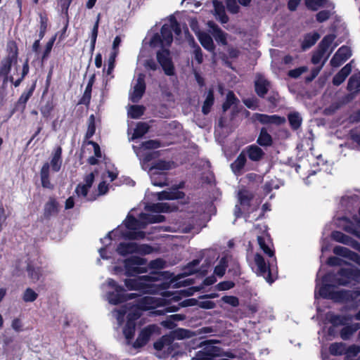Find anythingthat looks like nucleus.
Returning a JSON list of instances; mask_svg holds the SVG:
<instances>
[{
    "mask_svg": "<svg viewBox=\"0 0 360 360\" xmlns=\"http://www.w3.org/2000/svg\"><path fill=\"white\" fill-rule=\"evenodd\" d=\"M322 285L319 288V295L323 299L334 301L333 288L337 285L348 286L352 282L360 283V269L358 268H340L336 274L329 272L322 277Z\"/></svg>",
    "mask_w": 360,
    "mask_h": 360,
    "instance_id": "f257e3e1",
    "label": "nucleus"
},
{
    "mask_svg": "<svg viewBox=\"0 0 360 360\" xmlns=\"http://www.w3.org/2000/svg\"><path fill=\"white\" fill-rule=\"evenodd\" d=\"M169 274L168 271H153L149 275L138 276L135 278H127L124 280V285L129 290H137L142 294H153L156 292L157 289L151 282L167 278Z\"/></svg>",
    "mask_w": 360,
    "mask_h": 360,
    "instance_id": "f03ea898",
    "label": "nucleus"
},
{
    "mask_svg": "<svg viewBox=\"0 0 360 360\" xmlns=\"http://www.w3.org/2000/svg\"><path fill=\"white\" fill-rule=\"evenodd\" d=\"M18 46L15 41L8 40L6 47V56L0 61V77H3V84L13 82V76H9L12 66L18 64Z\"/></svg>",
    "mask_w": 360,
    "mask_h": 360,
    "instance_id": "7ed1b4c3",
    "label": "nucleus"
},
{
    "mask_svg": "<svg viewBox=\"0 0 360 360\" xmlns=\"http://www.w3.org/2000/svg\"><path fill=\"white\" fill-rule=\"evenodd\" d=\"M63 149L61 146L56 147L51 155L50 162L43 164L40 169L41 186L44 188L53 189V185L50 181V168L53 172H58L63 165Z\"/></svg>",
    "mask_w": 360,
    "mask_h": 360,
    "instance_id": "20e7f679",
    "label": "nucleus"
},
{
    "mask_svg": "<svg viewBox=\"0 0 360 360\" xmlns=\"http://www.w3.org/2000/svg\"><path fill=\"white\" fill-rule=\"evenodd\" d=\"M107 283L108 287L114 290L113 291L108 292L107 294L108 302L112 304H120L139 296L137 293H125L124 287L119 285L117 281L112 278H108Z\"/></svg>",
    "mask_w": 360,
    "mask_h": 360,
    "instance_id": "39448f33",
    "label": "nucleus"
},
{
    "mask_svg": "<svg viewBox=\"0 0 360 360\" xmlns=\"http://www.w3.org/2000/svg\"><path fill=\"white\" fill-rule=\"evenodd\" d=\"M146 259L139 256H131L124 260V274L127 276H135L147 271L146 267L141 266L146 264Z\"/></svg>",
    "mask_w": 360,
    "mask_h": 360,
    "instance_id": "423d86ee",
    "label": "nucleus"
},
{
    "mask_svg": "<svg viewBox=\"0 0 360 360\" xmlns=\"http://www.w3.org/2000/svg\"><path fill=\"white\" fill-rule=\"evenodd\" d=\"M160 328L156 324H150L144 327L139 332L136 340L133 342V348L138 349L148 344L153 335H160Z\"/></svg>",
    "mask_w": 360,
    "mask_h": 360,
    "instance_id": "0eeeda50",
    "label": "nucleus"
},
{
    "mask_svg": "<svg viewBox=\"0 0 360 360\" xmlns=\"http://www.w3.org/2000/svg\"><path fill=\"white\" fill-rule=\"evenodd\" d=\"M255 262L257 267V274L259 276H263L265 280L270 284L274 282L277 276H274L272 274L271 266H273L274 260L269 262L268 264L266 263L263 256L259 253L255 255Z\"/></svg>",
    "mask_w": 360,
    "mask_h": 360,
    "instance_id": "6e6552de",
    "label": "nucleus"
},
{
    "mask_svg": "<svg viewBox=\"0 0 360 360\" xmlns=\"http://www.w3.org/2000/svg\"><path fill=\"white\" fill-rule=\"evenodd\" d=\"M170 52L168 49H163L157 52V60L161 65L165 74L172 76L175 74L174 66L170 58Z\"/></svg>",
    "mask_w": 360,
    "mask_h": 360,
    "instance_id": "1a4fd4ad",
    "label": "nucleus"
},
{
    "mask_svg": "<svg viewBox=\"0 0 360 360\" xmlns=\"http://www.w3.org/2000/svg\"><path fill=\"white\" fill-rule=\"evenodd\" d=\"M252 120L253 122L258 121L262 124H275L276 126L282 125L286 122L284 117H281L278 115H269L258 112H255L252 115Z\"/></svg>",
    "mask_w": 360,
    "mask_h": 360,
    "instance_id": "9d476101",
    "label": "nucleus"
},
{
    "mask_svg": "<svg viewBox=\"0 0 360 360\" xmlns=\"http://www.w3.org/2000/svg\"><path fill=\"white\" fill-rule=\"evenodd\" d=\"M145 77L143 73H139L137 76L136 83L131 95V101L133 103H138L145 94L146 89Z\"/></svg>",
    "mask_w": 360,
    "mask_h": 360,
    "instance_id": "9b49d317",
    "label": "nucleus"
},
{
    "mask_svg": "<svg viewBox=\"0 0 360 360\" xmlns=\"http://www.w3.org/2000/svg\"><path fill=\"white\" fill-rule=\"evenodd\" d=\"M60 205L57 199L54 197H49L48 201L45 203L43 211V218L46 220L51 219L59 213Z\"/></svg>",
    "mask_w": 360,
    "mask_h": 360,
    "instance_id": "f8f14e48",
    "label": "nucleus"
},
{
    "mask_svg": "<svg viewBox=\"0 0 360 360\" xmlns=\"http://www.w3.org/2000/svg\"><path fill=\"white\" fill-rule=\"evenodd\" d=\"M117 252L122 256H127L129 254L139 253L143 251L140 245L134 242L120 243L116 248Z\"/></svg>",
    "mask_w": 360,
    "mask_h": 360,
    "instance_id": "ddd939ff",
    "label": "nucleus"
},
{
    "mask_svg": "<svg viewBox=\"0 0 360 360\" xmlns=\"http://www.w3.org/2000/svg\"><path fill=\"white\" fill-rule=\"evenodd\" d=\"M304 6L311 11H317L320 8H335L334 3L330 0H304Z\"/></svg>",
    "mask_w": 360,
    "mask_h": 360,
    "instance_id": "4468645a",
    "label": "nucleus"
},
{
    "mask_svg": "<svg viewBox=\"0 0 360 360\" xmlns=\"http://www.w3.org/2000/svg\"><path fill=\"white\" fill-rule=\"evenodd\" d=\"M35 89V84H33L27 91L22 92L12 110V113L16 111L23 112L26 108V103L32 96Z\"/></svg>",
    "mask_w": 360,
    "mask_h": 360,
    "instance_id": "2eb2a0df",
    "label": "nucleus"
},
{
    "mask_svg": "<svg viewBox=\"0 0 360 360\" xmlns=\"http://www.w3.org/2000/svg\"><path fill=\"white\" fill-rule=\"evenodd\" d=\"M207 26L211 30L213 37L218 43H220L222 45L227 44L226 33H225L214 21H208Z\"/></svg>",
    "mask_w": 360,
    "mask_h": 360,
    "instance_id": "dca6fc26",
    "label": "nucleus"
},
{
    "mask_svg": "<svg viewBox=\"0 0 360 360\" xmlns=\"http://www.w3.org/2000/svg\"><path fill=\"white\" fill-rule=\"evenodd\" d=\"M243 150H245L246 156H248L250 160L254 162L260 161L263 159L265 155L263 150L255 144L247 146Z\"/></svg>",
    "mask_w": 360,
    "mask_h": 360,
    "instance_id": "f3484780",
    "label": "nucleus"
},
{
    "mask_svg": "<svg viewBox=\"0 0 360 360\" xmlns=\"http://www.w3.org/2000/svg\"><path fill=\"white\" fill-rule=\"evenodd\" d=\"M247 162L246 154L243 150L236 158V159L231 164V171L234 174L239 176L243 174L244 167Z\"/></svg>",
    "mask_w": 360,
    "mask_h": 360,
    "instance_id": "a211bd4d",
    "label": "nucleus"
},
{
    "mask_svg": "<svg viewBox=\"0 0 360 360\" xmlns=\"http://www.w3.org/2000/svg\"><path fill=\"white\" fill-rule=\"evenodd\" d=\"M270 87V82L262 76H259L255 81V91L260 98H264Z\"/></svg>",
    "mask_w": 360,
    "mask_h": 360,
    "instance_id": "6ab92c4d",
    "label": "nucleus"
},
{
    "mask_svg": "<svg viewBox=\"0 0 360 360\" xmlns=\"http://www.w3.org/2000/svg\"><path fill=\"white\" fill-rule=\"evenodd\" d=\"M197 37L205 49L212 53L214 52L216 46L212 37L209 34L205 32H197Z\"/></svg>",
    "mask_w": 360,
    "mask_h": 360,
    "instance_id": "aec40b11",
    "label": "nucleus"
},
{
    "mask_svg": "<svg viewBox=\"0 0 360 360\" xmlns=\"http://www.w3.org/2000/svg\"><path fill=\"white\" fill-rule=\"evenodd\" d=\"M213 6L215 12V15L221 23L225 24L229 21V17L226 13L224 6L221 1L218 0L213 1Z\"/></svg>",
    "mask_w": 360,
    "mask_h": 360,
    "instance_id": "412c9836",
    "label": "nucleus"
},
{
    "mask_svg": "<svg viewBox=\"0 0 360 360\" xmlns=\"http://www.w3.org/2000/svg\"><path fill=\"white\" fill-rule=\"evenodd\" d=\"M135 331L136 323H132L130 320H127L125 326L123 328V334L127 345H132V340L134 338Z\"/></svg>",
    "mask_w": 360,
    "mask_h": 360,
    "instance_id": "4be33fe9",
    "label": "nucleus"
},
{
    "mask_svg": "<svg viewBox=\"0 0 360 360\" xmlns=\"http://www.w3.org/2000/svg\"><path fill=\"white\" fill-rule=\"evenodd\" d=\"M257 143L263 147L271 146L273 143L272 136L269 134L266 127H262L260 129Z\"/></svg>",
    "mask_w": 360,
    "mask_h": 360,
    "instance_id": "5701e85b",
    "label": "nucleus"
},
{
    "mask_svg": "<svg viewBox=\"0 0 360 360\" xmlns=\"http://www.w3.org/2000/svg\"><path fill=\"white\" fill-rule=\"evenodd\" d=\"M28 277L33 283L38 281L42 276L43 270L40 266H35L32 263H28L26 266Z\"/></svg>",
    "mask_w": 360,
    "mask_h": 360,
    "instance_id": "b1692460",
    "label": "nucleus"
},
{
    "mask_svg": "<svg viewBox=\"0 0 360 360\" xmlns=\"http://www.w3.org/2000/svg\"><path fill=\"white\" fill-rule=\"evenodd\" d=\"M320 38L318 32L307 33L304 35V39L301 44L302 50H307L314 46Z\"/></svg>",
    "mask_w": 360,
    "mask_h": 360,
    "instance_id": "393cba45",
    "label": "nucleus"
},
{
    "mask_svg": "<svg viewBox=\"0 0 360 360\" xmlns=\"http://www.w3.org/2000/svg\"><path fill=\"white\" fill-rule=\"evenodd\" d=\"M359 329H360V323H355L345 326V327H343L341 329V330L340 332V337L342 340H347Z\"/></svg>",
    "mask_w": 360,
    "mask_h": 360,
    "instance_id": "a878e982",
    "label": "nucleus"
},
{
    "mask_svg": "<svg viewBox=\"0 0 360 360\" xmlns=\"http://www.w3.org/2000/svg\"><path fill=\"white\" fill-rule=\"evenodd\" d=\"M335 39V34L326 35L319 44L317 50L325 54Z\"/></svg>",
    "mask_w": 360,
    "mask_h": 360,
    "instance_id": "bb28decb",
    "label": "nucleus"
},
{
    "mask_svg": "<svg viewBox=\"0 0 360 360\" xmlns=\"http://www.w3.org/2000/svg\"><path fill=\"white\" fill-rule=\"evenodd\" d=\"M335 39V34L326 35L319 44L317 50L325 54Z\"/></svg>",
    "mask_w": 360,
    "mask_h": 360,
    "instance_id": "cd10ccee",
    "label": "nucleus"
},
{
    "mask_svg": "<svg viewBox=\"0 0 360 360\" xmlns=\"http://www.w3.org/2000/svg\"><path fill=\"white\" fill-rule=\"evenodd\" d=\"M335 39V34L326 35L319 44L317 50L325 54Z\"/></svg>",
    "mask_w": 360,
    "mask_h": 360,
    "instance_id": "c85d7f7f",
    "label": "nucleus"
},
{
    "mask_svg": "<svg viewBox=\"0 0 360 360\" xmlns=\"http://www.w3.org/2000/svg\"><path fill=\"white\" fill-rule=\"evenodd\" d=\"M330 237L333 240L345 245H349L353 241L352 237L340 231H332Z\"/></svg>",
    "mask_w": 360,
    "mask_h": 360,
    "instance_id": "c756f323",
    "label": "nucleus"
},
{
    "mask_svg": "<svg viewBox=\"0 0 360 360\" xmlns=\"http://www.w3.org/2000/svg\"><path fill=\"white\" fill-rule=\"evenodd\" d=\"M174 342V338L172 335H165L153 343V347L157 351H161L165 346H171Z\"/></svg>",
    "mask_w": 360,
    "mask_h": 360,
    "instance_id": "7c9ffc66",
    "label": "nucleus"
},
{
    "mask_svg": "<svg viewBox=\"0 0 360 360\" xmlns=\"http://www.w3.org/2000/svg\"><path fill=\"white\" fill-rule=\"evenodd\" d=\"M257 242L260 249L264 252V253L272 258L274 262L276 263L274 250H271L269 245L266 244L265 238L262 236H257Z\"/></svg>",
    "mask_w": 360,
    "mask_h": 360,
    "instance_id": "2f4dec72",
    "label": "nucleus"
},
{
    "mask_svg": "<svg viewBox=\"0 0 360 360\" xmlns=\"http://www.w3.org/2000/svg\"><path fill=\"white\" fill-rule=\"evenodd\" d=\"M150 127L148 123L143 122H138L132 134V139L141 138L148 131Z\"/></svg>",
    "mask_w": 360,
    "mask_h": 360,
    "instance_id": "473e14b6",
    "label": "nucleus"
},
{
    "mask_svg": "<svg viewBox=\"0 0 360 360\" xmlns=\"http://www.w3.org/2000/svg\"><path fill=\"white\" fill-rule=\"evenodd\" d=\"M147 210L152 212L162 213L172 211L169 204L166 202H157L148 205Z\"/></svg>",
    "mask_w": 360,
    "mask_h": 360,
    "instance_id": "72a5a7b5",
    "label": "nucleus"
},
{
    "mask_svg": "<svg viewBox=\"0 0 360 360\" xmlns=\"http://www.w3.org/2000/svg\"><path fill=\"white\" fill-rule=\"evenodd\" d=\"M219 349V347L212 346L205 352H198L196 354V357L198 360H212L214 356L217 355V352H218Z\"/></svg>",
    "mask_w": 360,
    "mask_h": 360,
    "instance_id": "f704fd0d",
    "label": "nucleus"
},
{
    "mask_svg": "<svg viewBox=\"0 0 360 360\" xmlns=\"http://www.w3.org/2000/svg\"><path fill=\"white\" fill-rule=\"evenodd\" d=\"M347 352L346 345L343 342H333L329 346V352L333 356H340Z\"/></svg>",
    "mask_w": 360,
    "mask_h": 360,
    "instance_id": "c9c22d12",
    "label": "nucleus"
},
{
    "mask_svg": "<svg viewBox=\"0 0 360 360\" xmlns=\"http://www.w3.org/2000/svg\"><path fill=\"white\" fill-rule=\"evenodd\" d=\"M347 89L349 91L355 90L356 91H360V72L352 75L347 82Z\"/></svg>",
    "mask_w": 360,
    "mask_h": 360,
    "instance_id": "e433bc0d",
    "label": "nucleus"
},
{
    "mask_svg": "<svg viewBox=\"0 0 360 360\" xmlns=\"http://www.w3.org/2000/svg\"><path fill=\"white\" fill-rule=\"evenodd\" d=\"M288 119L292 129L297 130L300 127L302 120L299 112H293L289 113L288 115Z\"/></svg>",
    "mask_w": 360,
    "mask_h": 360,
    "instance_id": "4c0bfd02",
    "label": "nucleus"
},
{
    "mask_svg": "<svg viewBox=\"0 0 360 360\" xmlns=\"http://www.w3.org/2000/svg\"><path fill=\"white\" fill-rule=\"evenodd\" d=\"M214 102V91L212 89H210L207 92V97L202 107V112L204 115H207L210 112L211 108L213 105Z\"/></svg>",
    "mask_w": 360,
    "mask_h": 360,
    "instance_id": "58836bf2",
    "label": "nucleus"
},
{
    "mask_svg": "<svg viewBox=\"0 0 360 360\" xmlns=\"http://www.w3.org/2000/svg\"><path fill=\"white\" fill-rule=\"evenodd\" d=\"M141 218L148 224L160 223L165 220V217L162 214H150L146 213H142Z\"/></svg>",
    "mask_w": 360,
    "mask_h": 360,
    "instance_id": "ea45409f",
    "label": "nucleus"
},
{
    "mask_svg": "<svg viewBox=\"0 0 360 360\" xmlns=\"http://www.w3.org/2000/svg\"><path fill=\"white\" fill-rule=\"evenodd\" d=\"M198 301L195 300V298H189L184 300L181 302L179 306H169L166 307V311L168 312H172V311H176L179 309V306L181 307H192L195 305H198Z\"/></svg>",
    "mask_w": 360,
    "mask_h": 360,
    "instance_id": "a19ab883",
    "label": "nucleus"
},
{
    "mask_svg": "<svg viewBox=\"0 0 360 360\" xmlns=\"http://www.w3.org/2000/svg\"><path fill=\"white\" fill-rule=\"evenodd\" d=\"M151 181L153 185L160 188L168 186L167 178L165 174L161 173H154L151 176Z\"/></svg>",
    "mask_w": 360,
    "mask_h": 360,
    "instance_id": "79ce46f5",
    "label": "nucleus"
},
{
    "mask_svg": "<svg viewBox=\"0 0 360 360\" xmlns=\"http://www.w3.org/2000/svg\"><path fill=\"white\" fill-rule=\"evenodd\" d=\"M160 36L162 40H164L167 44L170 45L173 41V35L172 30L169 26L165 24L160 29Z\"/></svg>",
    "mask_w": 360,
    "mask_h": 360,
    "instance_id": "37998d69",
    "label": "nucleus"
},
{
    "mask_svg": "<svg viewBox=\"0 0 360 360\" xmlns=\"http://www.w3.org/2000/svg\"><path fill=\"white\" fill-rule=\"evenodd\" d=\"M194 333L188 329L178 328L173 332L172 338L177 340H184L186 338H191L193 336Z\"/></svg>",
    "mask_w": 360,
    "mask_h": 360,
    "instance_id": "c03bdc74",
    "label": "nucleus"
},
{
    "mask_svg": "<svg viewBox=\"0 0 360 360\" xmlns=\"http://www.w3.org/2000/svg\"><path fill=\"white\" fill-rule=\"evenodd\" d=\"M333 10L334 9L326 8V9L319 11L318 13H316V14L315 15L316 20L319 23H323L324 22L327 21L328 20H329L330 18L332 15L335 13L334 11H333Z\"/></svg>",
    "mask_w": 360,
    "mask_h": 360,
    "instance_id": "a18cd8bd",
    "label": "nucleus"
},
{
    "mask_svg": "<svg viewBox=\"0 0 360 360\" xmlns=\"http://www.w3.org/2000/svg\"><path fill=\"white\" fill-rule=\"evenodd\" d=\"M238 102V98L234 93L231 91H229L226 94V100L222 104V110L224 112L227 111L232 105L236 104Z\"/></svg>",
    "mask_w": 360,
    "mask_h": 360,
    "instance_id": "49530a36",
    "label": "nucleus"
},
{
    "mask_svg": "<svg viewBox=\"0 0 360 360\" xmlns=\"http://www.w3.org/2000/svg\"><path fill=\"white\" fill-rule=\"evenodd\" d=\"M145 110L143 105H133L130 107L128 114L132 119H139L144 114Z\"/></svg>",
    "mask_w": 360,
    "mask_h": 360,
    "instance_id": "de8ad7c7",
    "label": "nucleus"
},
{
    "mask_svg": "<svg viewBox=\"0 0 360 360\" xmlns=\"http://www.w3.org/2000/svg\"><path fill=\"white\" fill-rule=\"evenodd\" d=\"M349 290H340L333 293L334 301L337 302H349Z\"/></svg>",
    "mask_w": 360,
    "mask_h": 360,
    "instance_id": "09e8293b",
    "label": "nucleus"
},
{
    "mask_svg": "<svg viewBox=\"0 0 360 360\" xmlns=\"http://www.w3.org/2000/svg\"><path fill=\"white\" fill-rule=\"evenodd\" d=\"M96 132V123L95 117L94 115H91L88 120V127L85 134V139L89 140L91 139Z\"/></svg>",
    "mask_w": 360,
    "mask_h": 360,
    "instance_id": "8fccbe9b",
    "label": "nucleus"
},
{
    "mask_svg": "<svg viewBox=\"0 0 360 360\" xmlns=\"http://www.w3.org/2000/svg\"><path fill=\"white\" fill-rule=\"evenodd\" d=\"M37 297L38 294L31 288H27L22 296V299L25 302H33Z\"/></svg>",
    "mask_w": 360,
    "mask_h": 360,
    "instance_id": "3c124183",
    "label": "nucleus"
},
{
    "mask_svg": "<svg viewBox=\"0 0 360 360\" xmlns=\"http://www.w3.org/2000/svg\"><path fill=\"white\" fill-rule=\"evenodd\" d=\"M200 259H195L191 262H188V264L185 266L184 270L186 274L188 275H192L198 272L197 266L200 264Z\"/></svg>",
    "mask_w": 360,
    "mask_h": 360,
    "instance_id": "603ef678",
    "label": "nucleus"
},
{
    "mask_svg": "<svg viewBox=\"0 0 360 360\" xmlns=\"http://www.w3.org/2000/svg\"><path fill=\"white\" fill-rule=\"evenodd\" d=\"M348 320L349 318L345 316L335 314L330 316L329 321L333 326L336 327L345 325L346 321Z\"/></svg>",
    "mask_w": 360,
    "mask_h": 360,
    "instance_id": "864d4df0",
    "label": "nucleus"
},
{
    "mask_svg": "<svg viewBox=\"0 0 360 360\" xmlns=\"http://www.w3.org/2000/svg\"><path fill=\"white\" fill-rule=\"evenodd\" d=\"M171 162L169 161H166L164 160H159L157 162H154L150 169H158V170H169L171 169Z\"/></svg>",
    "mask_w": 360,
    "mask_h": 360,
    "instance_id": "5fc2aeb1",
    "label": "nucleus"
},
{
    "mask_svg": "<svg viewBox=\"0 0 360 360\" xmlns=\"http://www.w3.org/2000/svg\"><path fill=\"white\" fill-rule=\"evenodd\" d=\"M54 105L52 101H48L45 105L41 107L40 112L42 116L47 119L51 116L52 111L53 110Z\"/></svg>",
    "mask_w": 360,
    "mask_h": 360,
    "instance_id": "6e6d98bb",
    "label": "nucleus"
},
{
    "mask_svg": "<svg viewBox=\"0 0 360 360\" xmlns=\"http://www.w3.org/2000/svg\"><path fill=\"white\" fill-rule=\"evenodd\" d=\"M56 37H57V34H55L46 43V46H45V49H44L42 56H41L42 60H46L49 57V56L52 50V48L53 46V44L55 43V41L56 39Z\"/></svg>",
    "mask_w": 360,
    "mask_h": 360,
    "instance_id": "4d7b16f0",
    "label": "nucleus"
},
{
    "mask_svg": "<svg viewBox=\"0 0 360 360\" xmlns=\"http://www.w3.org/2000/svg\"><path fill=\"white\" fill-rule=\"evenodd\" d=\"M193 41V54L195 57V60L197 61L198 64H201L203 62V54L201 48L199 46L198 44H196L193 39H192Z\"/></svg>",
    "mask_w": 360,
    "mask_h": 360,
    "instance_id": "13d9d810",
    "label": "nucleus"
},
{
    "mask_svg": "<svg viewBox=\"0 0 360 360\" xmlns=\"http://www.w3.org/2000/svg\"><path fill=\"white\" fill-rule=\"evenodd\" d=\"M335 53L343 60H347L352 56V50L349 46L343 45L338 49Z\"/></svg>",
    "mask_w": 360,
    "mask_h": 360,
    "instance_id": "bf43d9fd",
    "label": "nucleus"
},
{
    "mask_svg": "<svg viewBox=\"0 0 360 360\" xmlns=\"http://www.w3.org/2000/svg\"><path fill=\"white\" fill-rule=\"evenodd\" d=\"M141 146L144 149L151 150L160 148L162 146V143L159 140L150 139L143 141L141 144Z\"/></svg>",
    "mask_w": 360,
    "mask_h": 360,
    "instance_id": "052dcab7",
    "label": "nucleus"
},
{
    "mask_svg": "<svg viewBox=\"0 0 360 360\" xmlns=\"http://www.w3.org/2000/svg\"><path fill=\"white\" fill-rule=\"evenodd\" d=\"M145 236H146L145 232H143L142 231H128L124 233H122V236L124 238H127L129 240H135V239H138V238L143 239V238H144Z\"/></svg>",
    "mask_w": 360,
    "mask_h": 360,
    "instance_id": "680f3d73",
    "label": "nucleus"
},
{
    "mask_svg": "<svg viewBox=\"0 0 360 360\" xmlns=\"http://www.w3.org/2000/svg\"><path fill=\"white\" fill-rule=\"evenodd\" d=\"M170 200L183 199L185 197V193L179 190L178 187H172L168 191Z\"/></svg>",
    "mask_w": 360,
    "mask_h": 360,
    "instance_id": "e2e57ef3",
    "label": "nucleus"
},
{
    "mask_svg": "<svg viewBox=\"0 0 360 360\" xmlns=\"http://www.w3.org/2000/svg\"><path fill=\"white\" fill-rule=\"evenodd\" d=\"M307 71L306 66H301L292 70H290L288 72V77L294 79L298 78L302 74Z\"/></svg>",
    "mask_w": 360,
    "mask_h": 360,
    "instance_id": "0e129e2a",
    "label": "nucleus"
},
{
    "mask_svg": "<svg viewBox=\"0 0 360 360\" xmlns=\"http://www.w3.org/2000/svg\"><path fill=\"white\" fill-rule=\"evenodd\" d=\"M333 252L336 255L347 258L349 255L350 250L345 247L337 245L333 248Z\"/></svg>",
    "mask_w": 360,
    "mask_h": 360,
    "instance_id": "69168bd1",
    "label": "nucleus"
},
{
    "mask_svg": "<svg viewBox=\"0 0 360 360\" xmlns=\"http://www.w3.org/2000/svg\"><path fill=\"white\" fill-rule=\"evenodd\" d=\"M235 286V283L231 281H224L219 282L217 285V290L219 291L228 290Z\"/></svg>",
    "mask_w": 360,
    "mask_h": 360,
    "instance_id": "338daca9",
    "label": "nucleus"
},
{
    "mask_svg": "<svg viewBox=\"0 0 360 360\" xmlns=\"http://www.w3.org/2000/svg\"><path fill=\"white\" fill-rule=\"evenodd\" d=\"M221 300L232 307H238L239 305V300L237 297L233 295L223 296Z\"/></svg>",
    "mask_w": 360,
    "mask_h": 360,
    "instance_id": "774afa93",
    "label": "nucleus"
}]
</instances>
